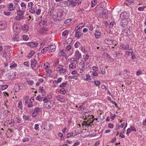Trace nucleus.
I'll use <instances>...</instances> for the list:
<instances>
[{
  "label": "nucleus",
  "mask_w": 146,
  "mask_h": 146,
  "mask_svg": "<svg viewBox=\"0 0 146 146\" xmlns=\"http://www.w3.org/2000/svg\"><path fill=\"white\" fill-rule=\"evenodd\" d=\"M44 98L43 100V101L44 102L43 105V106L48 109H49L52 107L54 104V102L53 101L48 100L45 97H44Z\"/></svg>",
  "instance_id": "obj_1"
},
{
  "label": "nucleus",
  "mask_w": 146,
  "mask_h": 146,
  "mask_svg": "<svg viewBox=\"0 0 146 146\" xmlns=\"http://www.w3.org/2000/svg\"><path fill=\"white\" fill-rule=\"evenodd\" d=\"M80 27L77 26L75 29V37L78 38H79L82 35L81 33L80 32Z\"/></svg>",
  "instance_id": "obj_2"
},
{
  "label": "nucleus",
  "mask_w": 146,
  "mask_h": 146,
  "mask_svg": "<svg viewBox=\"0 0 146 146\" xmlns=\"http://www.w3.org/2000/svg\"><path fill=\"white\" fill-rule=\"evenodd\" d=\"M129 13L124 12L122 13L120 15V18L122 19H129Z\"/></svg>",
  "instance_id": "obj_3"
},
{
  "label": "nucleus",
  "mask_w": 146,
  "mask_h": 146,
  "mask_svg": "<svg viewBox=\"0 0 146 146\" xmlns=\"http://www.w3.org/2000/svg\"><path fill=\"white\" fill-rule=\"evenodd\" d=\"M80 73H82L84 72L87 69V67L85 66V62H81L80 67Z\"/></svg>",
  "instance_id": "obj_4"
},
{
  "label": "nucleus",
  "mask_w": 146,
  "mask_h": 146,
  "mask_svg": "<svg viewBox=\"0 0 146 146\" xmlns=\"http://www.w3.org/2000/svg\"><path fill=\"white\" fill-rule=\"evenodd\" d=\"M129 21V19H123L120 22V25L122 27H124L126 25Z\"/></svg>",
  "instance_id": "obj_5"
},
{
  "label": "nucleus",
  "mask_w": 146,
  "mask_h": 146,
  "mask_svg": "<svg viewBox=\"0 0 146 146\" xmlns=\"http://www.w3.org/2000/svg\"><path fill=\"white\" fill-rule=\"evenodd\" d=\"M7 7L11 11L15 9V6L13 5L12 3H10L8 4L7 5Z\"/></svg>",
  "instance_id": "obj_6"
},
{
  "label": "nucleus",
  "mask_w": 146,
  "mask_h": 146,
  "mask_svg": "<svg viewBox=\"0 0 146 146\" xmlns=\"http://www.w3.org/2000/svg\"><path fill=\"white\" fill-rule=\"evenodd\" d=\"M18 26H19L16 24H14L13 26V29L15 32L18 33L20 32V29Z\"/></svg>",
  "instance_id": "obj_7"
},
{
  "label": "nucleus",
  "mask_w": 146,
  "mask_h": 146,
  "mask_svg": "<svg viewBox=\"0 0 146 146\" xmlns=\"http://www.w3.org/2000/svg\"><path fill=\"white\" fill-rule=\"evenodd\" d=\"M47 24V21H46L43 20L40 21L39 23V25L41 27L44 26V27H46Z\"/></svg>",
  "instance_id": "obj_8"
},
{
  "label": "nucleus",
  "mask_w": 146,
  "mask_h": 146,
  "mask_svg": "<svg viewBox=\"0 0 146 146\" xmlns=\"http://www.w3.org/2000/svg\"><path fill=\"white\" fill-rule=\"evenodd\" d=\"M63 65H59L58 68L60 69L58 71L60 73H64L66 72V69L63 68Z\"/></svg>",
  "instance_id": "obj_9"
},
{
  "label": "nucleus",
  "mask_w": 146,
  "mask_h": 146,
  "mask_svg": "<svg viewBox=\"0 0 146 146\" xmlns=\"http://www.w3.org/2000/svg\"><path fill=\"white\" fill-rule=\"evenodd\" d=\"M25 12V10L22 9L21 10L20 9H19L17 11V15L20 16H24L23 15Z\"/></svg>",
  "instance_id": "obj_10"
},
{
  "label": "nucleus",
  "mask_w": 146,
  "mask_h": 146,
  "mask_svg": "<svg viewBox=\"0 0 146 146\" xmlns=\"http://www.w3.org/2000/svg\"><path fill=\"white\" fill-rule=\"evenodd\" d=\"M108 11L106 9H104L102 11V14L103 18L104 19H106L108 17Z\"/></svg>",
  "instance_id": "obj_11"
},
{
  "label": "nucleus",
  "mask_w": 146,
  "mask_h": 146,
  "mask_svg": "<svg viewBox=\"0 0 146 146\" xmlns=\"http://www.w3.org/2000/svg\"><path fill=\"white\" fill-rule=\"evenodd\" d=\"M63 13L62 12H59L57 13L58 15V20H60L64 18V17L63 15Z\"/></svg>",
  "instance_id": "obj_12"
},
{
  "label": "nucleus",
  "mask_w": 146,
  "mask_h": 146,
  "mask_svg": "<svg viewBox=\"0 0 146 146\" xmlns=\"http://www.w3.org/2000/svg\"><path fill=\"white\" fill-rule=\"evenodd\" d=\"M6 25L4 24V22L1 21L0 22V30H3L6 27Z\"/></svg>",
  "instance_id": "obj_13"
},
{
  "label": "nucleus",
  "mask_w": 146,
  "mask_h": 146,
  "mask_svg": "<svg viewBox=\"0 0 146 146\" xmlns=\"http://www.w3.org/2000/svg\"><path fill=\"white\" fill-rule=\"evenodd\" d=\"M38 108L35 109L33 113L32 114V116L33 117H35L37 115L38 113Z\"/></svg>",
  "instance_id": "obj_14"
},
{
  "label": "nucleus",
  "mask_w": 146,
  "mask_h": 146,
  "mask_svg": "<svg viewBox=\"0 0 146 146\" xmlns=\"http://www.w3.org/2000/svg\"><path fill=\"white\" fill-rule=\"evenodd\" d=\"M64 5V7L70 6L71 5V0H68L66 1H64L62 2Z\"/></svg>",
  "instance_id": "obj_15"
},
{
  "label": "nucleus",
  "mask_w": 146,
  "mask_h": 146,
  "mask_svg": "<svg viewBox=\"0 0 146 146\" xmlns=\"http://www.w3.org/2000/svg\"><path fill=\"white\" fill-rule=\"evenodd\" d=\"M22 29L24 32H27L29 30V27L26 24H24L22 26Z\"/></svg>",
  "instance_id": "obj_16"
},
{
  "label": "nucleus",
  "mask_w": 146,
  "mask_h": 146,
  "mask_svg": "<svg viewBox=\"0 0 146 146\" xmlns=\"http://www.w3.org/2000/svg\"><path fill=\"white\" fill-rule=\"evenodd\" d=\"M105 42L107 44L111 45L114 44V43L113 42V40L108 39H106L104 40Z\"/></svg>",
  "instance_id": "obj_17"
},
{
  "label": "nucleus",
  "mask_w": 146,
  "mask_h": 146,
  "mask_svg": "<svg viewBox=\"0 0 146 146\" xmlns=\"http://www.w3.org/2000/svg\"><path fill=\"white\" fill-rule=\"evenodd\" d=\"M52 52H54L56 50V46L55 45H51L48 47Z\"/></svg>",
  "instance_id": "obj_18"
},
{
  "label": "nucleus",
  "mask_w": 146,
  "mask_h": 146,
  "mask_svg": "<svg viewBox=\"0 0 146 146\" xmlns=\"http://www.w3.org/2000/svg\"><path fill=\"white\" fill-rule=\"evenodd\" d=\"M28 44L31 47H34L37 46V43L35 42H30L28 43Z\"/></svg>",
  "instance_id": "obj_19"
},
{
  "label": "nucleus",
  "mask_w": 146,
  "mask_h": 146,
  "mask_svg": "<svg viewBox=\"0 0 146 146\" xmlns=\"http://www.w3.org/2000/svg\"><path fill=\"white\" fill-rule=\"evenodd\" d=\"M31 66L32 68L36 67L37 64L36 63V61L34 59V60H32L31 61Z\"/></svg>",
  "instance_id": "obj_20"
},
{
  "label": "nucleus",
  "mask_w": 146,
  "mask_h": 146,
  "mask_svg": "<svg viewBox=\"0 0 146 146\" xmlns=\"http://www.w3.org/2000/svg\"><path fill=\"white\" fill-rule=\"evenodd\" d=\"M134 3V1L133 0H128L126 1L125 2V4L127 5H129L131 3Z\"/></svg>",
  "instance_id": "obj_21"
},
{
  "label": "nucleus",
  "mask_w": 146,
  "mask_h": 146,
  "mask_svg": "<svg viewBox=\"0 0 146 146\" xmlns=\"http://www.w3.org/2000/svg\"><path fill=\"white\" fill-rule=\"evenodd\" d=\"M49 49V47H45L41 50V52L42 53L45 54Z\"/></svg>",
  "instance_id": "obj_22"
},
{
  "label": "nucleus",
  "mask_w": 146,
  "mask_h": 146,
  "mask_svg": "<svg viewBox=\"0 0 146 146\" xmlns=\"http://www.w3.org/2000/svg\"><path fill=\"white\" fill-rule=\"evenodd\" d=\"M69 67L71 68H75L76 67V64L74 63H72L69 65Z\"/></svg>",
  "instance_id": "obj_23"
},
{
  "label": "nucleus",
  "mask_w": 146,
  "mask_h": 146,
  "mask_svg": "<svg viewBox=\"0 0 146 146\" xmlns=\"http://www.w3.org/2000/svg\"><path fill=\"white\" fill-rule=\"evenodd\" d=\"M95 35L96 38H100V33L98 31H96L95 34Z\"/></svg>",
  "instance_id": "obj_24"
},
{
  "label": "nucleus",
  "mask_w": 146,
  "mask_h": 146,
  "mask_svg": "<svg viewBox=\"0 0 146 146\" xmlns=\"http://www.w3.org/2000/svg\"><path fill=\"white\" fill-rule=\"evenodd\" d=\"M48 31V29L46 28V27H44V26L42 27L41 29V31L42 32H45Z\"/></svg>",
  "instance_id": "obj_25"
},
{
  "label": "nucleus",
  "mask_w": 146,
  "mask_h": 146,
  "mask_svg": "<svg viewBox=\"0 0 146 146\" xmlns=\"http://www.w3.org/2000/svg\"><path fill=\"white\" fill-rule=\"evenodd\" d=\"M17 66V64L15 63L13 61L11 64V66L10 67L11 68H12L16 67Z\"/></svg>",
  "instance_id": "obj_26"
},
{
  "label": "nucleus",
  "mask_w": 146,
  "mask_h": 146,
  "mask_svg": "<svg viewBox=\"0 0 146 146\" xmlns=\"http://www.w3.org/2000/svg\"><path fill=\"white\" fill-rule=\"evenodd\" d=\"M21 6L22 7V9L25 10L26 8V5L23 2L21 3Z\"/></svg>",
  "instance_id": "obj_27"
},
{
  "label": "nucleus",
  "mask_w": 146,
  "mask_h": 146,
  "mask_svg": "<svg viewBox=\"0 0 146 146\" xmlns=\"http://www.w3.org/2000/svg\"><path fill=\"white\" fill-rule=\"evenodd\" d=\"M76 5V3L73 0H71V5L70 7H75Z\"/></svg>",
  "instance_id": "obj_28"
},
{
  "label": "nucleus",
  "mask_w": 146,
  "mask_h": 146,
  "mask_svg": "<svg viewBox=\"0 0 146 146\" xmlns=\"http://www.w3.org/2000/svg\"><path fill=\"white\" fill-rule=\"evenodd\" d=\"M75 56L78 58H79L81 56V54L79 53L78 51H76L75 53Z\"/></svg>",
  "instance_id": "obj_29"
},
{
  "label": "nucleus",
  "mask_w": 146,
  "mask_h": 146,
  "mask_svg": "<svg viewBox=\"0 0 146 146\" xmlns=\"http://www.w3.org/2000/svg\"><path fill=\"white\" fill-rule=\"evenodd\" d=\"M35 52L33 51H31L29 54L28 56V57L29 58H31L32 56L34 55Z\"/></svg>",
  "instance_id": "obj_30"
},
{
  "label": "nucleus",
  "mask_w": 146,
  "mask_h": 146,
  "mask_svg": "<svg viewBox=\"0 0 146 146\" xmlns=\"http://www.w3.org/2000/svg\"><path fill=\"white\" fill-rule=\"evenodd\" d=\"M43 99V98L41 97V96L40 95H39L36 97V99L39 101L41 102L42 101H43L42 99Z\"/></svg>",
  "instance_id": "obj_31"
},
{
  "label": "nucleus",
  "mask_w": 146,
  "mask_h": 146,
  "mask_svg": "<svg viewBox=\"0 0 146 146\" xmlns=\"http://www.w3.org/2000/svg\"><path fill=\"white\" fill-rule=\"evenodd\" d=\"M34 8L35 9L36 8L35 7L34 8L33 7H31L29 8V11L31 13L34 14L35 13V10Z\"/></svg>",
  "instance_id": "obj_32"
},
{
  "label": "nucleus",
  "mask_w": 146,
  "mask_h": 146,
  "mask_svg": "<svg viewBox=\"0 0 146 146\" xmlns=\"http://www.w3.org/2000/svg\"><path fill=\"white\" fill-rule=\"evenodd\" d=\"M15 19L16 20L19 21L20 20L24 19V16H20L18 15L15 17Z\"/></svg>",
  "instance_id": "obj_33"
},
{
  "label": "nucleus",
  "mask_w": 146,
  "mask_h": 146,
  "mask_svg": "<svg viewBox=\"0 0 146 146\" xmlns=\"http://www.w3.org/2000/svg\"><path fill=\"white\" fill-rule=\"evenodd\" d=\"M13 38L14 40L18 41L19 40V37L17 35H15L13 37Z\"/></svg>",
  "instance_id": "obj_34"
},
{
  "label": "nucleus",
  "mask_w": 146,
  "mask_h": 146,
  "mask_svg": "<svg viewBox=\"0 0 146 146\" xmlns=\"http://www.w3.org/2000/svg\"><path fill=\"white\" fill-rule=\"evenodd\" d=\"M67 83V82L62 83L60 85V87L61 88L65 87H66Z\"/></svg>",
  "instance_id": "obj_35"
},
{
  "label": "nucleus",
  "mask_w": 146,
  "mask_h": 146,
  "mask_svg": "<svg viewBox=\"0 0 146 146\" xmlns=\"http://www.w3.org/2000/svg\"><path fill=\"white\" fill-rule=\"evenodd\" d=\"M71 21V19H67L64 22V23L67 25H69Z\"/></svg>",
  "instance_id": "obj_36"
},
{
  "label": "nucleus",
  "mask_w": 146,
  "mask_h": 146,
  "mask_svg": "<svg viewBox=\"0 0 146 146\" xmlns=\"http://www.w3.org/2000/svg\"><path fill=\"white\" fill-rule=\"evenodd\" d=\"M23 119H24L25 120V121L29 120L30 121H31V119H29V116H27L24 115L23 116Z\"/></svg>",
  "instance_id": "obj_37"
},
{
  "label": "nucleus",
  "mask_w": 146,
  "mask_h": 146,
  "mask_svg": "<svg viewBox=\"0 0 146 146\" xmlns=\"http://www.w3.org/2000/svg\"><path fill=\"white\" fill-rule=\"evenodd\" d=\"M18 107L20 109H22V103L21 102H19L18 104Z\"/></svg>",
  "instance_id": "obj_38"
},
{
  "label": "nucleus",
  "mask_w": 146,
  "mask_h": 146,
  "mask_svg": "<svg viewBox=\"0 0 146 146\" xmlns=\"http://www.w3.org/2000/svg\"><path fill=\"white\" fill-rule=\"evenodd\" d=\"M16 119H17V121L20 123H21L22 122V119L19 116L18 117L16 118Z\"/></svg>",
  "instance_id": "obj_39"
},
{
  "label": "nucleus",
  "mask_w": 146,
  "mask_h": 146,
  "mask_svg": "<svg viewBox=\"0 0 146 146\" xmlns=\"http://www.w3.org/2000/svg\"><path fill=\"white\" fill-rule=\"evenodd\" d=\"M68 31L66 30L64 31L62 33V35L64 36H66L68 33Z\"/></svg>",
  "instance_id": "obj_40"
},
{
  "label": "nucleus",
  "mask_w": 146,
  "mask_h": 146,
  "mask_svg": "<svg viewBox=\"0 0 146 146\" xmlns=\"http://www.w3.org/2000/svg\"><path fill=\"white\" fill-rule=\"evenodd\" d=\"M86 80L87 81L91 82V79L90 78V75H87Z\"/></svg>",
  "instance_id": "obj_41"
},
{
  "label": "nucleus",
  "mask_w": 146,
  "mask_h": 146,
  "mask_svg": "<svg viewBox=\"0 0 146 146\" xmlns=\"http://www.w3.org/2000/svg\"><path fill=\"white\" fill-rule=\"evenodd\" d=\"M73 133L70 132V133H68L67 134V138L69 137H71L72 136H75V135H73Z\"/></svg>",
  "instance_id": "obj_42"
},
{
  "label": "nucleus",
  "mask_w": 146,
  "mask_h": 146,
  "mask_svg": "<svg viewBox=\"0 0 146 146\" xmlns=\"http://www.w3.org/2000/svg\"><path fill=\"white\" fill-rule=\"evenodd\" d=\"M80 44V43L79 42H77L74 44L75 47V48H77L78 47Z\"/></svg>",
  "instance_id": "obj_43"
},
{
  "label": "nucleus",
  "mask_w": 146,
  "mask_h": 146,
  "mask_svg": "<svg viewBox=\"0 0 146 146\" xmlns=\"http://www.w3.org/2000/svg\"><path fill=\"white\" fill-rule=\"evenodd\" d=\"M33 5L34 4L33 3L31 2L28 3V7H32Z\"/></svg>",
  "instance_id": "obj_44"
},
{
  "label": "nucleus",
  "mask_w": 146,
  "mask_h": 146,
  "mask_svg": "<svg viewBox=\"0 0 146 146\" xmlns=\"http://www.w3.org/2000/svg\"><path fill=\"white\" fill-rule=\"evenodd\" d=\"M142 74V73L141 72L140 70H139L137 71L136 73V75L137 76H139L140 75Z\"/></svg>",
  "instance_id": "obj_45"
},
{
  "label": "nucleus",
  "mask_w": 146,
  "mask_h": 146,
  "mask_svg": "<svg viewBox=\"0 0 146 146\" xmlns=\"http://www.w3.org/2000/svg\"><path fill=\"white\" fill-rule=\"evenodd\" d=\"M58 15L57 13L55 15H54L53 16V18H54V20H55L56 21L58 20Z\"/></svg>",
  "instance_id": "obj_46"
},
{
  "label": "nucleus",
  "mask_w": 146,
  "mask_h": 146,
  "mask_svg": "<svg viewBox=\"0 0 146 146\" xmlns=\"http://www.w3.org/2000/svg\"><path fill=\"white\" fill-rule=\"evenodd\" d=\"M41 10L40 9H38L35 13L37 15H39L41 13Z\"/></svg>",
  "instance_id": "obj_47"
},
{
  "label": "nucleus",
  "mask_w": 146,
  "mask_h": 146,
  "mask_svg": "<svg viewBox=\"0 0 146 146\" xmlns=\"http://www.w3.org/2000/svg\"><path fill=\"white\" fill-rule=\"evenodd\" d=\"M29 38L28 36L26 35H24L23 36V39L24 40H27Z\"/></svg>",
  "instance_id": "obj_48"
},
{
  "label": "nucleus",
  "mask_w": 146,
  "mask_h": 146,
  "mask_svg": "<svg viewBox=\"0 0 146 146\" xmlns=\"http://www.w3.org/2000/svg\"><path fill=\"white\" fill-rule=\"evenodd\" d=\"M82 0H76L75 2L78 5L82 3Z\"/></svg>",
  "instance_id": "obj_49"
},
{
  "label": "nucleus",
  "mask_w": 146,
  "mask_h": 146,
  "mask_svg": "<svg viewBox=\"0 0 146 146\" xmlns=\"http://www.w3.org/2000/svg\"><path fill=\"white\" fill-rule=\"evenodd\" d=\"M52 128V125L51 124H50L48 126V127H47L46 130H49L51 129Z\"/></svg>",
  "instance_id": "obj_50"
},
{
  "label": "nucleus",
  "mask_w": 146,
  "mask_h": 146,
  "mask_svg": "<svg viewBox=\"0 0 146 146\" xmlns=\"http://www.w3.org/2000/svg\"><path fill=\"white\" fill-rule=\"evenodd\" d=\"M39 124H36L35 125V129L36 130H39Z\"/></svg>",
  "instance_id": "obj_51"
},
{
  "label": "nucleus",
  "mask_w": 146,
  "mask_h": 146,
  "mask_svg": "<svg viewBox=\"0 0 146 146\" xmlns=\"http://www.w3.org/2000/svg\"><path fill=\"white\" fill-rule=\"evenodd\" d=\"M115 23V22L113 21L111 22L110 24L109 25V27L110 28H112L113 25H114V23Z\"/></svg>",
  "instance_id": "obj_52"
},
{
  "label": "nucleus",
  "mask_w": 146,
  "mask_h": 146,
  "mask_svg": "<svg viewBox=\"0 0 146 146\" xmlns=\"http://www.w3.org/2000/svg\"><path fill=\"white\" fill-rule=\"evenodd\" d=\"M8 87V85H3V86H2L1 87V88H2V90H4L6 89V88H7Z\"/></svg>",
  "instance_id": "obj_53"
},
{
  "label": "nucleus",
  "mask_w": 146,
  "mask_h": 146,
  "mask_svg": "<svg viewBox=\"0 0 146 146\" xmlns=\"http://www.w3.org/2000/svg\"><path fill=\"white\" fill-rule=\"evenodd\" d=\"M102 73L104 74L106 73V70L104 68H102L100 70Z\"/></svg>",
  "instance_id": "obj_54"
},
{
  "label": "nucleus",
  "mask_w": 146,
  "mask_h": 146,
  "mask_svg": "<svg viewBox=\"0 0 146 146\" xmlns=\"http://www.w3.org/2000/svg\"><path fill=\"white\" fill-rule=\"evenodd\" d=\"M94 83L96 86H99L100 84V82L99 81H95Z\"/></svg>",
  "instance_id": "obj_55"
},
{
  "label": "nucleus",
  "mask_w": 146,
  "mask_h": 146,
  "mask_svg": "<svg viewBox=\"0 0 146 146\" xmlns=\"http://www.w3.org/2000/svg\"><path fill=\"white\" fill-rule=\"evenodd\" d=\"M60 91L62 92V94H65L66 93V91L65 89L64 88L60 90Z\"/></svg>",
  "instance_id": "obj_56"
},
{
  "label": "nucleus",
  "mask_w": 146,
  "mask_h": 146,
  "mask_svg": "<svg viewBox=\"0 0 146 146\" xmlns=\"http://www.w3.org/2000/svg\"><path fill=\"white\" fill-rule=\"evenodd\" d=\"M58 136L60 137L61 139H64V137L63 136L62 134L61 133H59Z\"/></svg>",
  "instance_id": "obj_57"
},
{
  "label": "nucleus",
  "mask_w": 146,
  "mask_h": 146,
  "mask_svg": "<svg viewBox=\"0 0 146 146\" xmlns=\"http://www.w3.org/2000/svg\"><path fill=\"white\" fill-rule=\"evenodd\" d=\"M28 83L30 85H32L34 84V82L33 80H29L27 81Z\"/></svg>",
  "instance_id": "obj_58"
},
{
  "label": "nucleus",
  "mask_w": 146,
  "mask_h": 146,
  "mask_svg": "<svg viewBox=\"0 0 146 146\" xmlns=\"http://www.w3.org/2000/svg\"><path fill=\"white\" fill-rule=\"evenodd\" d=\"M62 80V78H58L57 80H56V81L57 82V84L59 83H60Z\"/></svg>",
  "instance_id": "obj_59"
},
{
  "label": "nucleus",
  "mask_w": 146,
  "mask_h": 146,
  "mask_svg": "<svg viewBox=\"0 0 146 146\" xmlns=\"http://www.w3.org/2000/svg\"><path fill=\"white\" fill-rule=\"evenodd\" d=\"M60 97H64V96L59 95L57 96L56 97V99L58 100H60V99H61Z\"/></svg>",
  "instance_id": "obj_60"
},
{
  "label": "nucleus",
  "mask_w": 146,
  "mask_h": 146,
  "mask_svg": "<svg viewBox=\"0 0 146 146\" xmlns=\"http://www.w3.org/2000/svg\"><path fill=\"white\" fill-rule=\"evenodd\" d=\"M93 70L95 72L98 71V68L96 66H93Z\"/></svg>",
  "instance_id": "obj_61"
},
{
  "label": "nucleus",
  "mask_w": 146,
  "mask_h": 146,
  "mask_svg": "<svg viewBox=\"0 0 146 146\" xmlns=\"http://www.w3.org/2000/svg\"><path fill=\"white\" fill-rule=\"evenodd\" d=\"M108 127L110 128H113V125L112 123H110L108 124Z\"/></svg>",
  "instance_id": "obj_62"
},
{
  "label": "nucleus",
  "mask_w": 146,
  "mask_h": 146,
  "mask_svg": "<svg viewBox=\"0 0 146 146\" xmlns=\"http://www.w3.org/2000/svg\"><path fill=\"white\" fill-rule=\"evenodd\" d=\"M130 128L131 129V130H132L133 131H134L135 132L136 131V130L135 128L132 126H130Z\"/></svg>",
  "instance_id": "obj_63"
},
{
  "label": "nucleus",
  "mask_w": 146,
  "mask_h": 146,
  "mask_svg": "<svg viewBox=\"0 0 146 146\" xmlns=\"http://www.w3.org/2000/svg\"><path fill=\"white\" fill-rule=\"evenodd\" d=\"M145 7H139L138 8V10L139 11H143Z\"/></svg>",
  "instance_id": "obj_64"
}]
</instances>
